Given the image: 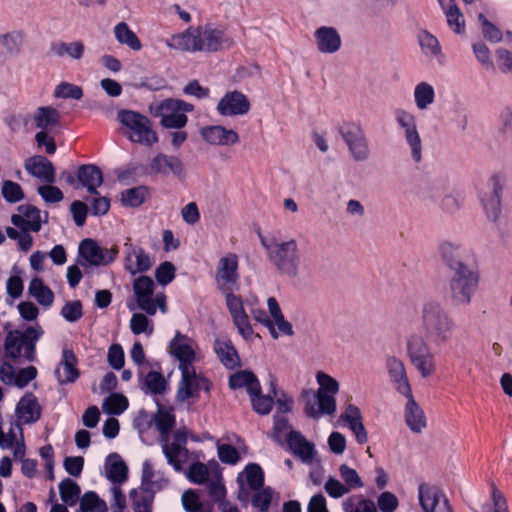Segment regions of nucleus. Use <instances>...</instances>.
Listing matches in <instances>:
<instances>
[{"label":"nucleus","mask_w":512,"mask_h":512,"mask_svg":"<svg viewBox=\"0 0 512 512\" xmlns=\"http://www.w3.org/2000/svg\"><path fill=\"white\" fill-rule=\"evenodd\" d=\"M252 407L255 412L261 415H267L270 413L273 407V399L270 396L262 395L261 391L255 394H249Z\"/></svg>","instance_id":"60"},{"label":"nucleus","mask_w":512,"mask_h":512,"mask_svg":"<svg viewBox=\"0 0 512 512\" xmlns=\"http://www.w3.org/2000/svg\"><path fill=\"white\" fill-rule=\"evenodd\" d=\"M44 331L39 324L27 327L24 331L13 330L5 337V354L17 359L24 357L28 361L35 360L36 343Z\"/></svg>","instance_id":"7"},{"label":"nucleus","mask_w":512,"mask_h":512,"mask_svg":"<svg viewBox=\"0 0 512 512\" xmlns=\"http://www.w3.org/2000/svg\"><path fill=\"white\" fill-rule=\"evenodd\" d=\"M81 509L88 512H106L107 505L94 491H88L80 499Z\"/></svg>","instance_id":"53"},{"label":"nucleus","mask_w":512,"mask_h":512,"mask_svg":"<svg viewBox=\"0 0 512 512\" xmlns=\"http://www.w3.org/2000/svg\"><path fill=\"white\" fill-rule=\"evenodd\" d=\"M196 349L197 343L180 331L175 332L169 344L170 354L179 362L180 370L194 368Z\"/></svg>","instance_id":"16"},{"label":"nucleus","mask_w":512,"mask_h":512,"mask_svg":"<svg viewBox=\"0 0 512 512\" xmlns=\"http://www.w3.org/2000/svg\"><path fill=\"white\" fill-rule=\"evenodd\" d=\"M229 386L232 389L245 388L248 394L260 392V382L251 371L241 370L229 378Z\"/></svg>","instance_id":"39"},{"label":"nucleus","mask_w":512,"mask_h":512,"mask_svg":"<svg viewBox=\"0 0 512 512\" xmlns=\"http://www.w3.org/2000/svg\"><path fill=\"white\" fill-rule=\"evenodd\" d=\"M148 196V188L138 186L127 189L121 193L122 204L126 207H138L146 200Z\"/></svg>","instance_id":"49"},{"label":"nucleus","mask_w":512,"mask_h":512,"mask_svg":"<svg viewBox=\"0 0 512 512\" xmlns=\"http://www.w3.org/2000/svg\"><path fill=\"white\" fill-rule=\"evenodd\" d=\"M181 382L177 392V398L181 401L188 400L189 398L196 397L201 388L206 391L209 390V382L205 378H200L196 375L195 368L180 370Z\"/></svg>","instance_id":"24"},{"label":"nucleus","mask_w":512,"mask_h":512,"mask_svg":"<svg viewBox=\"0 0 512 512\" xmlns=\"http://www.w3.org/2000/svg\"><path fill=\"white\" fill-rule=\"evenodd\" d=\"M29 294L36 299V301L44 306L50 307L54 301L53 291L46 285L39 277H34L28 287Z\"/></svg>","instance_id":"44"},{"label":"nucleus","mask_w":512,"mask_h":512,"mask_svg":"<svg viewBox=\"0 0 512 512\" xmlns=\"http://www.w3.org/2000/svg\"><path fill=\"white\" fill-rule=\"evenodd\" d=\"M437 251L443 263L452 271L457 269L458 264H465L460 260L461 245L450 240L441 241Z\"/></svg>","instance_id":"37"},{"label":"nucleus","mask_w":512,"mask_h":512,"mask_svg":"<svg viewBox=\"0 0 512 512\" xmlns=\"http://www.w3.org/2000/svg\"><path fill=\"white\" fill-rule=\"evenodd\" d=\"M133 293L137 307L147 315H155L158 309L163 314L168 312L164 291H155V283L149 276L141 275L134 279Z\"/></svg>","instance_id":"8"},{"label":"nucleus","mask_w":512,"mask_h":512,"mask_svg":"<svg viewBox=\"0 0 512 512\" xmlns=\"http://www.w3.org/2000/svg\"><path fill=\"white\" fill-rule=\"evenodd\" d=\"M158 410L153 417L154 425L160 434V443L167 463L176 472H183V466L189 461L190 452L187 449V435L184 429H178L170 441V431L175 425L173 409L157 403Z\"/></svg>","instance_id":"2"},{"label":"nucleus","mask_w":512,"mask_h":512,"mask_svg":"<svg viewBox=\"0 0 512 512\" xmlns=\"http://www.w3.org/2000/svg\"><path fill=\"white\" fill-rule=\"evenodd\" d=\"M339 421L348 425L358 443L364 444L367 442L368 434L363 425L361 411L357 406L348 404L344 413L340 415Z\"/></svg>","instance_id":"30"},{"label":"nucleus","mask_w":512,"mask_h":512,"mask_svg":"<svg viewBox=\"0 0 512 512\" xmlns=\"http://www.w3.org/2000/svg\"><path fill=\"white\" fill-rule=\"evenodd\" d=\"M340 134L355 161L363 162L370 157L369 142L363 128L359 124H344L340 128Z\"/></svg>","instance_id":"15"},{"label":"nucleus","mask_w":512,"mask_h":512,"mask_svg":"<svg viewBox=\"0 0 512 512\" xmlns=\"http://www.w3.org/2000/svg\"><path fill=\"white\" fill-rule=\"evenodd\" d=\"M239 261L238 256L234 253H228L220 258L216 269V280L218 285L231 292V288L239 279L238 273Z\"/></svg>","instance_id":"21"},{"label":"nucleus","mask_w":512,"mask_h":512,"mask_svg":"<svg viewBox=\"0 0 512 512\" xmlns=\"http://www.w3.org/2000/svg\"><path fill=\"white\" fill-rule=\"evenodd\" d=\"M150 168L152 172L165 176L169 174H173L178 178H183L185 176L182 161L176 156L166 155L163 153H159L152 159Z\"/></svg>","instance_id":"29"},{"label":"nucleus","mask_w":512,"mask_h":512,"mask_svg":"<svg viewBox=\"0 0 512 512\" xmlns=\"http://www.w3.org/2000/svg\"><path fill=\"white\" fill-rule=\"evenodd\" d=\"M393 116L398 130L410 148L413 161L415 163L421 162L423 144L418 131L416 116L404 108H396Z\"/></svg>","instance_id":"10"},{"label":"nucleus","mask_w":512,"mask_h":512,"mask_svg":"<svg viewBox=\"0 0 512 512\" xmlns=\"http://www.w3.org/2000/svg\"><path fill=\"white\" fill-rule=\"evenodd\" d=\"M113 33L119 44L126 45L133 51L141 50L142 43L140 39L126 22L117 23L114 26Z\"/></svg>","instance_id":"42"},{"label":"nucleus","mask_w":512,"mask_h":512,"mask_svg":"<svg viewBox=\"0 0 512 512\" xmlns=\"http://www.w3.org/2000/svg\"><path fill=\"white\" fill-rule=\"evenodd\" d=\"M417 39L421 51L426 57L430 59H436L440 64L444 63L445 56L442 53L441 45L436 36L427 30H421L418 33Z\"/></svg>","instance_id":"35"},{"label":"nucleus","mask_w":512,"mask_h":512,"mask_svg":"<svg viewBox=\"0 0 512 512\" xmlns=\"http://www.w3.org/2000/svg\"><path fill=\"white\" fill-rule=\"evenodd\" d=\"M406 404L404 407V419L406 425L414 433H421L427 426L426 415L421 406L416 402L413 392L404 395Z\"/></svg>","instance_id":"27"},{"label":"nucleus","mask_w":512,"mask_h":512,"mask_svg":"<svg viewBox=\"0 0 512 512\" xmlns=\"http://www.w3.org/2000/svg\"><path fill=\"white\" fill-rule=\"evenodd\" d=\"M451 272L447 285V293L451 303L455 306L469 305L479 287L480 276L478 271L467 264H458L457 269Z\"/></svg>","instance_id":"6"},{"label":"nucleus","mask_w":512,"mask_h":512,"mask_svg":"<svg viewBox=\"0 0 512 512\" xmlns=\"http://www.w3.org/2000/svg\"><path fill=\"white\" fill-rule=\"evenodd\" d=\"M478 19L482 26L483 36L487 41L491 43H499L502 41L503 34L496 25L488 21L487 18L482 13L478 15Z\"/></svg>","instance_id":"58"},{"label":"nucleus","mask_w":512,"mask_h":512,"mask_svg":"<svg viewBox=\"0 0 512 512\" xmlns=\"http://www.w3.org/2000/svg\"><path fill=\"white\" fill-rule=\"evenodd\" d=\"M256 491L251 500L253 507L257 508L259 512H268L273 496L272 489L266 487Z\"/></svg>","instance_id":"62"},{"label":"nucleus","mask_w":512,"mask_h":512,"mask_svg":"<svg viewBox=\"0 0 512 512\" xmlns=\"http://www.w3.org/2000/svg\"><path fill=\"white\" fill-rule=\"evenodd\" d=\"M118 255L116 247H101L97 241L87 238L80 242L78 248V263L82 267L106 266L112 263Z\"/></svg>","instance_id":"13"},{"label":"nucleus","mask_w":512,"mask_h":512,"mask_svg":"<svg viewBox=\"0 0 512 512\" xmlns=\"http://www.w3.org/2000/svg\"><path fill=\"white\" fill-rule=\"evenodd\" d=\"M23 41L24 36L20 31L0 35V57L18 54L21 51Z\"/></svg>","instance_id":"43"},{"label":"nucleus","mask_w":512,"mask_h":512,"mask_svg":"<svg viewBox=\"0 0 512 512\" xmlns=\"http://www.w3.org/2000/svg\"><path fill=\"white\" fill-rule=\"evenodd\" d=\"M285 441L295 457H298L304 464H312L317 457V450L314 443L308 441L304 435L296 430L289 431Z\"/></svg>","instance_id":"18"},{"label":"nucleus","mask_w":512,"mask_h":512,"mask_svg":"<svg viewBox=\"0 0 512 512\" xmlns=\"http://www.w3.org/2000/svg\"><path fill=\"white\" fill-rule=\"evenodd\" d=\"M124 267L131 274L144 273L153 266V259L140 246L131 243H125Z\"/></svg>","instance_id":"19"},{"label":"nucleus","mask_w":512,"mask_h":512,"mask_svg":"<svg viewBox=\"0 0 512 512\" xmlns=\"http://www.w3.org/2000/svg\"><path fill=\"white\" fill-rule=\"evenodd\" d=\"M418 500L424 512H453L447 497L436 486L420 484Z\"/></svg>","instance_id":"17"},{"label":"nucleus","mask_w":512,"mask_h":512,"mask_svg":"<svg viewBox=\"0 0 512 512\" xmlns=\"http://www.w3.org/2000/svg\"><path fill=\"white\" fill-rule=\"evenodd\" d=\"M146 313H134L130 319V329L133 334H145L151 336L154 332L153 321L148 318Z\"/></svg>","instance_id":"50"},{"label":"nucleus","mask_w":512,"mask_h":512,"mask_svg":"<svg viewBox=\"0 0 512 512\" xmlns=\"http://www.w3.org/2000/svg\"><path fill=\"white\" fill-rule=\"evenodd\" d=\"M61 316L68 322H76L83 316L82 303L79 300L67 301L61 309Z\"/></svg>","instance_id":"61"},{"label":"nucleus","mask_w":512,"mask_h":512,"mask_svg":"<svg viewBox=\"0 0 512 512\" xmlns=\"http://www.w3.org/2000/svg\"><path fill=\"white\" fill-rule=\"evenodd\" d=\"M34 122L41 131H46L59 124V112L50 106L39 107L34 115Z\"/></svg>","instance_id":"45"},{"label":"nucleus","mask_w":512,"mask_h":512,"mask_svg":"<svg viewBox=\"0 0 512 512\" xmlns=\"http://www.w3.org/2000/svg\"><path fill=\"white\" fill-rule=\"evenodd\" d=\"M120 122L130 130L128 138L145 146H152L158 141L156 132L151 128L150 120L140 113L124 110L119 112Z\"/></svg>","instance_id":"11"},{"label":"nucleus","mask_w":512,"mask_h":512,"mask_svg":"<svg viewBox=\"0 0 512 512\" xmlns=\"http://www.w3.org/2000/svg\"><path fill=\"white\" fill-rule=\"evenodd\" d=\"M316 380L319 385L317 394L336 395L339 391V383L330 375L319 371L316 374Z\"/></svg>","instance_id":"57"},{"label":"nucleus","mask_w":512,"mask_h":512,"mask_svg":"<svg viewBox=\"0 0 512 512\" xmlns=\"http://www.w3.org/2000/svg\"><path fill=\"white\" fill-rule=\"evenodd\" d=\"M79 485L70 478H65L59 484L61 500L68 506H74L80 495Z\"/></svg>","instance_id":"48"},{"label":"nucleus","mask_w":512,"mask_h":512,"mask_svg":"<svg viewBox=\"0 0 512 512\" xmlns=\"http://www.w3.org/2000/svg\"><path fill=\"white\" fill-rule=\"evenodd\" d=\"M202 138L211 145L232 146L239 142L238 133L221 125L206 126L201 129Z\"/></svg>","instance_id":"26"},{"label":"nucleus","mask_w":512,"mask_h":512,"mask_svg":"<svg viewBox=\"0 0 512 512\" xmlns=\"http://www.w3.org/2000/svg\"><path fill=\"white\" fill-rule=\"evenodd\" d=\"M2 196L8 203H17L24 199L21 186L11 180H4L1 188Z\"/></svg>","instance_id":"54"},{"label":"nucleus","mask_w":512,"mask_h":512,"mask_svg":"<svg viewBox=\"0 0 512 512\" xmlns=\"http://www.w3.org/2000/svg\"><path fill=\"white\" fill-rule=\"evenodd\" d=\"M128 399L122 394L113 393L108 396L102 405V409L109 415H120L128 408Z\"/></svg>","instance_id":"51"},{"label":"nucleus","mask_w":512,"mask_h":512,"mask_svg":"<svg viewBox=\"0 0 512 512\" xmlns=\"http://www.w3.org/2000/svg\"><path fill=\"white\" fill-rule=\"evenodd\" d=\"M317 402L307 401L304 412L306 416L319 419L322 415H333L336 411L335 395L317 394Z\"/></svg>","instance_id":"32"},{"label":"nucleus","mask_w":512,"mask_h":512,"mask_svg":"<svg viewBox=\"0 0 512 512\" xmlns=\"http://www.w3.org/2000/svg\"><path fill=\"white\" fill-rule=\"evenodd\" d=\"M77 179L90 194L98 195L97 188L103 183V173L98 166L85 164L78 168Z\"/></svg>","instance_id":"33"},{"label":"nucleus","mask_w":512,"mask_h":512,"mask_svg":"<svg viewBox=\"0 0 512 512\" xmlns=\"http://www.w3.org/2000/svg\"><path fill=\"white\" fill-rule=\"evenodd\" d=\"M165 43L171 49L192 53L218 52L235 45L233 37L227 33L226 29L212 23L191 26L182 33L172 35Z\"/></svg>","instance_id":"1"},{"label":"nucleus","mask_w":512,"mask_h":512,"mask_svg":"<svg viewBox=\"0 0 512 512\" xmlns=\"http://www.w3.org/2000/svg\"><path fill=\"white\" fill-rule=\"evenodd\" d=\"M406 352L411 365L421 378L427 379L435 374L436 357L423 336L411 334L406 340Z\"/></svg>","instance_id":"9"},{"label":"nucleus","mask_w":512,"mask_h":512,"mask_svg":"<svg viewBox=\"0 0 512 512\" xmlns=\"http://www.w3.org/2000/svg\"><path fill=\"white\" fill-rule=\"evenodd\" d=\"M216 110L222 116L245 115L250 110V102L242 92L231 91L220 99Z\"/></svg>","instance_id":"22"},{"label":"nucleus","mask_w":512,"mask_h":512,"mask_svg":"<svg viewBox=\"0 0 512 512\" xmlns=\"http://www.w3.org/2000/svg\"><path fill=\"white\" fill-rule=\"evenodd\" d=\"M187 479L194 484H204L209 477V470L202 462L192 463L185 472Z\"/></svg>","instance_id":"59"},{"label":"nucleus","mask_w":512,"mask_h":512,"mask_svg":"<svg viewBox=\"0 0 512 512\" xmlns=\"http://www.w3.org/2000/svg\"><path fill=\"white\" fill-rule=\"evenodd\" d=\"M413 98L418 110L424 111L429 109L436 99L434 86L426 81L417 83L414 87Z\"/></svg>","instance_id":"40"},{"label":"nucleus","mask_w":512,"mask_h":512,"mask_svg":"<svg viewBox=\"0 0 512 512\" xmlns=\"http://www.w3.org/2000/svg\"><path fill=\"white\" fill-rule=\"evenodd\" d=\"M54 96L62 99L80 100L83 97V90L78 85L62 82L56 86Z\"/></svg>","instance_id":"56"},{"label":"nucleus","mask_w":512,"mask_h":512,"mask_svg":"<svg viewBox=\"0 0 512 512\" xmlns=\"http://www.w3.org/2000/svg\"><path fill=\"white\" fill-rule=\"evenodd\" d=\"M77 358L72 350L64 349L62 359L55 370V376L60 384L75 382L79 377L76 367Z\"/></svg>","instance_id":"31"},{"label":"nucleus","mask_w":512,"mask_h":512,"mask_svg":"<svg viewBox=\"0 0 512 512\" xmlns=\"http://www.w3.org/2000/svg\"><path fill=\"white\" fill-rule=\"evenodd\" d=\"M267 306L270 314V318L276 327L279 336H291L294 331L290 322L285 320L281 308L274 297H269L267 300Z\"/></svg>","instance_id":"41"},{"label":"nucleus","mask_w":512,"mask_h":512,"mask_svg":"<svg viewBox=\"0 0 512 512\" xmlns=\"http://www.w3.org/2000/svg\"><path fill=\"white\" fill-rule=\"evenodd\" d=\"M385 367L390 383L395 391L402 396L410 395V393H412V387L404 362L395 356H389L386 359Z\"/></svg>","instance_id":"20"},{"label":"nucleus","mask_w":512,"mask_h":512,"mask_svg":"<svg viewBox=\"0 0 512 512\" xmlns=\"http://www.w3.org/2000/svg\"><path fill=\"white\" fill-rule=\"evenodd\" d=\"M449 27L457 34L464 32L465 20L458 7H452L444 12Z\"/></svg>","instance_id":"64"},{"label":"nucleus","mask_w":512,"mask_h":512,"mask_svg":"<svg viewBox=\"0 0 512 512\" xmlns=\"http://www.w3.org/2000/svg\"><path fill=\"white\" fill-rule=\"evenodd\" d=\"M106 477L114 484H122L127 480L128 468L117 453L108 455L105 462Z\"/></svg>","instance_id":"38"},{"label":"nucleus","mask_w":512,"mask_h":512,"mask_svg":"<svg viewBox=\"0 0 512 512\" xmlns=\"http://www.w3.org/2000/svg\"><path fill=\"white\" fill-rule=\"evenodd\" d=\"M339 475L349 492L351 490L360 489L364 486L363 481L357 471L346 464H342L339 467Z\"/></svg>","instance_id":"52"},{"label":"nucleus","mask_w":512,"mask_h":512,"mask_svg":"<svg viewBox=\"0 0 512 512\" xmlns=\"http://www.w3.org/2000/svg\"><path fill=\"white\" fill-rule=\"evenodd\" d=\"M244 304L249 308L254 320L267 327L272 338L277 339L279 333L273 321L264 309L256 306V298L246 299V301L243 302L240 296L229 292L226 293V305L239 334L247 341H251L254 337V331L245 311Z\"/></svg>","instance_id":"3"},{"label":"nucleus","mask_w":512,"mask_h":512,"mask_svg":"<svg viewBox=\"0 0 512 512\" xmlns=\"http://www.w3.org/2000/svg\"><path fill=\"white\" fill-rule=\"evenodd\" d=\"M316 46L319 52L333 54L341 48V36L334 27L321 26L314 32Z\"/></svg>","instance_id":"28"},{"label":"nucleus","mask_w":512,"mask_h":512,"mask_svg":"<svg viewBox=\"0 0 512 512\" xmlns=\"http://www.w3.org/2000/svg\"><path fill=\"white\" fill-rule=\"evenodd\" d=\"M214 352L227 369H234L240 365L239 355L230 339H216Z\"/></svg>","instance_id":"34"},{"label":"nucleus","mask_w":512,"mask_h":512,"mask_svg":"<svg viewBox=\"0 0 512 512\" xmlns=\"http://www.w3.org/2000/svg\"><path fill=\"white\" fill-rule=\"evenodd\" d=\"M37 193L41 196L43 201L47 204L58 203L63 200V192L52 184L41 185L37 188Z\"/></svg>","instance_id":"63"},{"label":"nucleus","mask_w":512,"mask_h":512,"mask_svg":"<svg viewBox=\"0 0 512 512\" xmlns=\"http://www.w3.org/2000/svg\"><path fill=\"white\" fill-rule=\"evenodd\" d=\"M193 109L194 106L188 102L169 98L158 105L156 115L161 118L160 123L163 127L181 129L188 121L186 113Z\"/></svg>","instance_id":"14"},{"label":"nucleus","mask_w":512,"mask_h":512,"mask_svg":"<svg viewBox=\"0 0 512 512\" xmlns=\"http://www.w3.org/2000/svg\"><path fill=\"white\" fill-rule=\"evenodd\" d=\"M18 214L11 216V222L23 232H38L41 229L40 210L30 204L20 205Z\"/></svg>","instance_id":"25"},{"label":"nucleus","mask_w":512,"mask_h":512,"mask_svg":"<svg viewBox=\"0 0 512 512\" xmlns=\"http://www.w3.org/2000/svg\"><path fill=\"white\" fill-rule=\"evenodd\" d=\"M246 481L252 490H259L264 484L262 468L255 463L248 464L245 468Z\"/></svg>","instance_id":"55"},{"label":"nucleus","mask_w":512,"mask_h":512,"mask_svg":"<svg viewBox=\"0 0 512 512\" xmlns=\"http://www.w3.org/2000/svg\"><path fill=\"white\" fill-rule=\"evenodd\" d=\"M167 383L164 376L157 371H149L143 379L142 390L146 394L159 395L165 392Z\"/></svg>","instance_id":"47"},{"label":"nucleus","mask_w":512,"mask_h":512,"mask_svg":"<svg viewBox=\"0 0 512 512\" xmlns=\"http://www.w3.org/2000/svg\"><path fill=\"white\" fill-rule=\"evenodd\" d=\"M24 168L28 174L42 183L53 184L56 181V172L53 163L44 156L35 155L27 158Z\"/></svg>","instance_id":"23"},{"label":"nucleus","mask_w":512,"mask_h":512,"mask_svg":"<svg viewBox=\"0 0 512 512\" xmlns=\"http://www.w3.org/2000/svg\"><path fill=\"white\" fill-rule=\"evenodd\" d=\"M504 183L505 179L502 175L493 174L478 194L485 215L492 222H496L501 214Z\"/></svg>","instance_id":"12"},{"label":"nucleus","mask_w":512,"mask_h":512,"mask_svg":"<svg viewBox=\"0 0 512 512\" xmlns=\"http://www.w3.org/2000/svg\"><path fill=\"white\" fill-rule=\"evenodd\" d=\"M421 324L426 338L436 346L450 342L455 331L452 316L440 302L435 300L423 304Z\"/></svg>","instance_id":"4"},{"label":"nucleus","mask_w":512,"mask_h":512,"mask_svg":"<svg viewBox=\"0 0 512 512\" xmlns=\"http://www.w3.org/2000/svg\"><path fill=\"white\" fill-rule=\"evenodd\" d=\"M51 51L58 57L67 55L72 59L79 60L83 57L85 46L81 41L56 42L51 45Z\"/></svg>","instance_id":"46"},{"label":"nucleus","mask_w":512,"mask_h":512,"mask_svg":"<svg viewBox=\"0 0 512 512\" xmlns=\"http://www.w3.org/2000/svg\"><path fill=\"white\" fill-rule=\"evenodd\" d=\"M260 242L266 251L268 260L280 274L288 277L298 276L301 255L295 239L279 241L274 236H260Z\"/></svg>","instance_id":"5"},{"label":"nucleus","mask_w":512,"mask_h":512,"mask_svg":"<svg viewBox=\"0 0 512 512\" xmlns=\"http://www.w3.org/2000/svg\"><path fill=\"white\" fill-rule=\"evenodd\" d=\"M16 414L19 420L25 424L36 422L41 416V409L36 400L32 395H26L16 406Z\"/></svg>","instance_id":"36"}]
</instances>
